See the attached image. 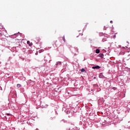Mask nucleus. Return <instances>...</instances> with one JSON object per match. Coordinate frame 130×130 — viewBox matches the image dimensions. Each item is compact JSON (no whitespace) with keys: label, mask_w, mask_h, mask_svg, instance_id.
<instances>
[{"label":"nucleus","mask_w":130,"mask_h":130,"mask_svg":"<svg viewBox=\"0 0 130 130\" xmlns=\"http://www.w3.org/2000/svg\"><path fill=\"white\" fill-rule=\"evenodd\" d=\"M101 67H100V66H94L92 67V69H93V70H99V69H101Z\"/></svg>","instance_id":"nucleus-1"},{"label":"nucleus","mask_w":130,"mask_h":130,"mask_svg":"<svg viewBox=\"0 0 130 130\" xmlns=\"http://www.w3.org/2000/svg\"><path fill=\"white\" fill-rule=\"evenodd\" d=\"M99 78H100V79H105V77L104 76V75H103V73H101L99 75Z\"/></svg>","instance_id":"nucleus-2"},{"label":"nucleus","mask_w":130,"mask_h":130,"mask_svg":"<svg viewBox=\"0 0 130 130\" xmlns=\"http://www.w3.org/2000/svg\"><path fill=\"white\" fill-rule=\"evenodd\" d=\"M98 56H99V57L103 58V57H104V54H103V53H100L99 54Z\"/></svg>","instance_id":"nucleus-3"},{"label":"nucleus","mask_w":130,"mask_h":130,"mask_svg":"<svg viewBox=\"0 0 130 130\" xmlns=\"http://www.w3.org/2000/svg\"><path fill=\"white\" fill-rule=\"evenodd\" d=\"M27 44L29 45V46H32V45H33V44L32 43H30L29 41H27Z\"/></svg>","instance_id":"nucleus-4"},{"label":"nucleus","mask_w":130,"mask_h":130,"mask_svg":"<svg viewBox=\"0 0 130 130\" xmlns=\"http://www.w3.org/2000/svg\"><path fill=\"white\" fill-rule=\"evenodd\" d=\"M61 64V61H58L57 62L56 66L59 67Z\"/></svg>","instance_id":"nucleus-5"},{"label":"nucleus","mask_w":130,"mask_h":130,"mask_svg":"<svg viewBox=\"0 0 130 130\" xmlns=\"http://www.w3.org/2000/svg\"><path fill=\"white\" fill-rule=\"evenodd\" d=\"M95 53H100V49H96V50H95Z\"/></svg>","instance_id":"nucleus-6"},{"label":"nucleus","mask_w":130,"mask_h":130,"mask_svg":"<svg viewBox=\"0 0 130 130\" xmlns=\"http://www.w3.org/2000/svg\"><path fill=\"white\" fill-rule=\"evenodd\" d=\"M65 112L67 113V114H70L71 113V111H69V110H66Z\"/></svg>","instance_id":"nucleus-7"},{"label":"nucleus","mask_w":130,"mask_h":130,"mask_svg":"<svg viewBox=\"0 0 130 130\" xmlns=\"http://www.w3.org/2000/svg\"><path fill=\"white\" fill-rule=\"evenodd\" d=\"M17 36H19V34L17 33V34H15L13 35V37H15V38H16V37H17Z\"/></svg>","instance_id":"nucleus-8"},{"label":"nucleus","mask_w":130,"mask_h":130,"mask_svg":"<svg viewBox=\"0 0 130 130\" xmlns=\"http://www.w3.org/2000/svg\"><path fill=\"white\" fill-rule=\"evenodd\" d=\"M75 51H76V52L79 53V49L78 48V47L75 48Z\"/></svg>","instance_id":"nucleus-9"},{"label":"nucleus","mask_w":130,"mask_h":130,"mask_svg":"<svg viewBox=\"0 0 130 130\" xmlns=\"http://www.w3.org/2000/svg\"><path fill=\"white\" fill-rule=\"evenodd\" d=\"M85 69L83 68L81 69V73H84V72H85Z\"/></svg>","instance_id":"nucleus-10"},{"label":"nucleus","mask_w":130,"mask_h":130,"mask_svg":"<svg viewBox=\"0 0 130 130\" xmlns=\"http://www.w3.org/2000/svg\"><path fill=\"white\" fill-rule=\"evenodd\" d=\"M113 90H114V91H115V90H117V88L115 87H112Z\"/></svg>","instance_id":"nucleus-11"},{"label":"nucleus","mask_w":130,"mask_h":130,"mask_svg":"<svg viewBox=\"0 0 130 130\" xmlns=\"http://www.w3.org/2000/svg\"><path fill=\"white\" fill-rule=\"evenodd\" d=\"M17 88H20V87H21V84H18L17 85Z\"/></svg>","instance_id":"nucleus-12"},{"label":"nucleus","mask_w":130,"mask_h":130,"mask_svg":"<svg viewBox=\"0 0 130 130\" xmlns=\"http://www.w3.org/2000/svg\"><path fill=\"white\" fill-rule=\"evenodd\" d=\"M127 126L128 127H129L130 128V122H128V124H127Z\"/></svg>","instance_id":"nucleus-13"},{"label":"nucleus","mask_w":130,"mask_h":130,"mask_svg":"<svg viewBox=\"0 0 130 130\" xmlns=\"http://www.w3.org/2000/svg\"><path fill=\"white\" fill-rule=\"evenodd\" d=\"M63 41L64 42H66V39L64 38V36L63 37Z\"/></svg>","instance_id":"nucleus-14"},{"label":"nucleus","mask_w":130,"mask_h":130,"mask_svg":"<svg viewBox=\"0 0 130 130\" xmlns=\"http://www.w3.org/2000/svg\"><path fill=\"white\" fill-rule=\"evenodd\" d=\"M104 30H106V29H107V27H106L105 26H104Z\"/></svg>","instance_id":"nucleus-15"},{"label":"nucleus","mask_w":130,"mask_h":130,"mask_svg":"<svg viewBox=\"0 0 130 130\" xmlns=\"http://www.w3.org/2000/svg\"><path fill=\"white\" fill-rule=\"evenodd\" d=\"M110 23H111V24H112V23H113V21L112 20H111V21H110Z\"/></svg>","instance_id":"nucleus-16"},{"label":"nucleus","mask_w":130,"mask_h":130,"mask_svg":"<svg viewBox=\"0 0 130 130\" xmlns=\"http://www.w3.org/2000/svg\"><path fill=\"white\" fill-rule=\"evenodd\" d=\"M123 48H124L125 49H126V48H127V47H123Z\"/></svg>","instance_id":"nucleus-17"},{"label":"nucleus","mask_w":130,"mask_h":130,"mask_svg":"<svg viewBox=\"0 0 130 130\" xmlns=\"http://www.w3.org/2000/svg\"><path fill=\"white\" fill-rule=\"evenodd\" d=\"M103 42H104L105 41H106V40H105L104 39L103 40Z\"/></svg>","instance_id":"nucleus-18"},{"label":"nucleus","mask_w":130,"mask_h":130,"mask_svg":"<svg viewBox=\"0 0 130 130\" xmlns=\"http://www.w3.org/2000/svg\"><path fill=\"white\" fill-rule=\"evenodd\" d=\"M10 113H7V115H10Z\"/></svg>","instance_id":"nucleus-19"},{"label":"nucleus","mask_w":130,"mask_h":130,"mask_svg":"<svg viewBox=\"0 0 130 130\" xmlns=\"http://www.w3.org/2000/svg\"><path fill=\"white\" fill-rule=\"evenodd\" d=\"M115 37H116V36H115H115H114V38H115Z\"/></svg>","instance_id":"nucleus-20"},{"label":"nucleus","mask_w":130,"mask_h":130,"mask_svg":"<svg viewBox=\"0 0 130 130\" xmlns=\"http://www.w3.org/2000/svg\"><path fill=\"white\" fill-rule=\"evenodd\" d=\"M74 55H77V54H76V53H74Z\"/></svg>","instance_id":"nucleus-21"},{"label":"nucleus","mask_w":130,"mask_h":130,"mask_svg":"<svg viewBox=\"0 0 130 130\" xmlns=\"http://www.w3.org/2000/svg\"><path fill=\"white\" fill-rule=\"evenodd\" d=\"M94 79H96V77H94Z\"/></svg>","instance_id":"nucleus-22"}]
</instances>
